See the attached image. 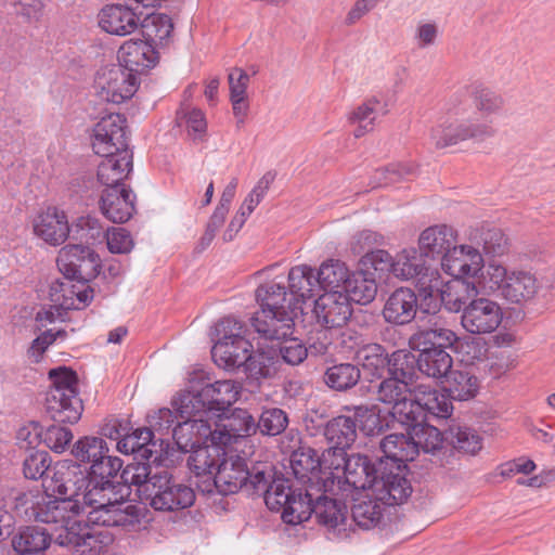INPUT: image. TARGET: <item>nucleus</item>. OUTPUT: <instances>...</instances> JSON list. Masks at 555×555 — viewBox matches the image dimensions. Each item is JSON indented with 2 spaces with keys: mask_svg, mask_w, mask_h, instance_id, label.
Listing matches in <instances>:
<instances>
[{
  "mask_svg": "<svg viewBox=\"0 0 555 555\" xmlns=\"http://www.w3.org/2000/svg\"><path fill=\"white\" fill-rule=\"evenodd\" d=\"M285 500H281V517L284 522L298 525L310 519L314 514L318 522L326 528L331 540H344L349 537L351 522L348 508L341 501L331 499L324 493L309 489L294 488L286 479Z\"/></svg>",
  "mask_w": 555,
  "mask_h": 555,
  "instance_id": "nucleus-1",
  "label": "nucleus"
},
{
  "mask_svg": "<svg viewBox=\"0 0 555 555\" xmlns=\"http://www.w3.org/2000/svg\"><path fill=\"white\" fill-rule=\"evenodd\" d=\"M214 486L222 495L242 490L248 495L263 496L269 509L279 512L285 500L286 479H273L270 466L259 464L248 468L245 459L236 455L223 459L214 475Z\"/></svg>",
  "mask_w": 555,
  "mask_h": 555,
  "instance_id": "nucleus-2",
  "label": "nucleus"
},
{
  "mask_svg": "<svg viewBox=\"0 0 555 555\" xmlns=\"http://www.w3.org/2000/svg\"><path fill=\"white\" fill-rule=\"evenodd\" d=\"M16 512L28 520L55 525V535L74 525L79 526L77 516L83 512L80 503L74 500L56 498L50 493L34 491L17 492L14 496Z\"/></svg>",
  "mask_w": 555,
  "mask_h": 555,
  "instance_id": "nucleus-3",
  "label": "nucleus"
},
{
  "mask_svg": "<svg viewBox=\"0 0 555 555\" xmlns=\"http://www.w3.org/2000/svg\"><path fill=\"white\" fill-rule=\"evenodd\" d=\"M241 386L234 380H217L202 388L192 387L181 395L179 412L184 416H217L220 417L238 399Z\"/></svg>",
  "mask_w": 555,
  "mask_h": 555,
  "instance_id": "nucleus-4",
  "label": "nucleus"
},
{
  "mask_svg": "<svg viewBox=\"0 0 555 555\" xmlns=\"http://www.w3.org/2000/svg\"><path fill=\"white\" fill-rule=\"evenodd\" d=\"M446 111L449 117L439 121L430 131V139L437 149L455 145L465 140L481 142L493 137L495 132L488 121L453 119L464 112L462 95L452 96Z\"/></svg>",
  "mask_w": 555,
  "mask_h": 555,
  "instance_id": "nucleus-5",
  "label": "nucleus"
},
{
  "mask_svg": "<svg viewBox=\"0 0 555 555\" xmlns=\"http://www.w3.org/2000/svg\"><path fill=\"white\" fill-rule=\"evenodd\" d=\"M51 387L46 398V411L57 423H77L83 405L77 390V374L72 369L60 366L49 372Z\"/></svg>",
  "mask_w": 555,
  "mask_h": 555,
  "instance_id": "nucleus-6",
  "label": "nucleus"
},
{
  "mask_svg": "<svg viewBox=\"0 0 555 555\" xmlns=\"http://www.w3.org/2000/svg\"><path fill=\"white\" fill-rule=\"evenodd\" d=\"M109 495L99 493L90 496V491L82 494L81 506L89 507L86 524L103 527H134L140 524L141 513L138 506L126 502L129 491Z\"/></svg>",
  "mask_w": 555,
  "mask_h": 555,
  "instance_id": "nucleus-7",
  "label": "nucleus"
},
{
  "mask_svg": "<svg viewBox=\"0 0 555 555\" xmlns=\"http://www.w3.org/2000/svg\"><path fill=\"white\" fill-rule=\"evenodd\" d=\"M89 282L67 278L57 279L50 284L49 298L50 310L44 311V319L53 322L55 318H62V311L85 309L93 298V289Z\"/></svg>",
  "mask_w": 555,
  "mask_h": 555,
  "instance_id": "nucleus-8",
  "label": "nucleus"
},
{
  "mask_svg": "<svg viewBox=\"0 0 555 555\" xmlns=\"http://www.w3.org/2000/svg\"><path fill=\"white\" fill-rule=\"evenodd\" d=\"M43 493L81 504L82 494L89 490L86 470L72 460L60 461L52 466V474L43 478Z\"/></svg>",
  "mask_w": 555,
  "mask_h": 555,
  "instance_id": "nucleus-9",
  "label": "nucleus"
},
{
  "mask_svg": "<svg viewBox=\"0 0 555 555\" xmlns=\"http://www.w3.org/2000/svg\"><path fill=\"white\" fill-rule=\"evenodd\" d=\"M391 273L401 280H414L420 296L427 300L439 284V272L431 270L415 248L403 249L393 258Z\"/></svg>",
  "mask_w": 555,
  "mask_h": 555,
  "instance_id": "nucleus-10",
  "label": "nucleus"
},
{
  "mask_svg": "<svg viewBox=\"0 0 555 555\" xmlns=\"http://www.w3.org/2000/svg\"><path fill=\"white\" fill-rule=\"evenodd\" d=\"M151 494L146 502L155 511L176 512L189 508L195 501L192 487L180 482L167 472L159 474L158 479L150 487Z\"/></svg>",
  "mask_w": 555,
  "mask_h": 555,
  "instance_id": "nucleus-11",
  "label": "nucleus"
},
{
  "mask_svg": "<svg viewBox=\"0 0 555 555\" xmlns=\"http://www.w3.org/2000/svg\"><path fill=\"white\" fill-rule=\"evenodd\" d=\"M406 465H378L371 492L384 505L404 503L412 493V486L405 477Z\"/></svg>",
  "mask_w": 555,
  "mask_h": 555,
  "instance_id": "nucleus-12",
  "label": "nucleus"
},
{
  "mask_svg": "<svg viewBox=\"0 0 555 555\" xmlns=\"http://www.w3.org/2000/svg\"><path fill=\"white\" fill-rule=\"evenodd\" d=\"M114 541L104 530H95L87 525L68 527L55 537V543L74 550V555H107Z\"/></svg>",
  "mask_w": 555,
  "mask_h": 555,
  "instance_id": "nucleus-13",
  "label": "nucleus"
},
{
  "mask_svg": "<svg viewBox=\"0 0 555 555\" xmlns=\"http://www.w3.org/2000/svg\"><path fill=\"white\" fill-rule=\"evenodd\" d=\"M99 96L106 102L119 104L132 98L138 88L137 76L121 64L101 68L95 77Z\"/></svg>",
  "mask_w": 555,
  "mask_h": 555,
  "instance_id": "nucleus-14",
  "label": "nucleus"
},
{
  "mask_svg": "<svg viewBox=\"0 0 555 555\" xmlns=\"http://www.w3.org/2000/svg\"><path fill=\"white\" fill-rule=\"evenodd\" d=\"M56 263L65 276L87 282L95 279L101 268L98 254L82 244H68L62 247Z\"/></svg>",
  "mask_w": 555,
  "mask_h": 555,
  "instance_id": "nucleus-15",
  "label": "nucleus"
},
{
  "mask_svg": "<svg viewBox=\"0 0 555 555\" xmlns=\"http://www.w3.org/2000/svg\"><path fill=\"white\" fill-rule=\"evenodd\" d=\"M91 144L98 155L129 150L127 118L118 113L101 117L93 127Z\"/></svg>",
  "mask_w": 555,
  "mask_h": 555,
  "instance_id": "nucleus-16",
  "label": "nucleus"
},
{
  "mask_svg": "<svg viewBox=\"0 0 555 555\" xmlns=\"http://www.w3.org/2000/svg\"><path fill=\"white\" fill-rule=\"evenodd\" d=\"M121 467L122 461L117 456L109 455V453H105L103 459L91 464L88 473H86L90 496L99 493L115 495L119 494L120 491H129L120 477Z\"/></svg>",
  "mask_w": 555,
  "mask_h": 555,
  "instance_id": "nucleus-17",
  "label": "nucleus"
},
{
  "mask_svg": "<svg viewBox=\"0 0 555 555\" xmlns=\"http://www.w3.org/2000/svg\"><path fill=\"white\" fill-rule=\"evenodd\" d=\"M503 312L498 302L488 298L473 299L463 308L461 324L470 334H489L501 324Z\"/></svg>",
  "mask_w": 555,
  "mask_h": 555,
  "instance_id": "nucleus-18",
  "label": "nucleus"
},
{
  "mask_svg": "<svg viewBox=\"0 0 555 555\" xmlns=\"http://www.w3.org/2000/svg\"><path fill=\"white\" fill-rule=\"evenodd\" d=\"M450 399L449 393L446 395L429 386L416 384L413 387L412 403H409V418L411 422L428 421V414L438 418H448L453 409Z\"/></svg>",
  "mask_w": 555,
  "mask_h": 555,
  "instance_id": "nucleus-19",
  "label": "nucleus"
},
{
  "mask_svg": "<svg viewBox=\"0 0 555 555\" xmlns=\"http://www.w3.org/2000/svg\"><path fill=\"white\" fill-rule=\"evenodd\" d=\"M179 409V401H175ZM180 421L172 429V439L181 452L188 453L201 444L214 442L215 430L211 429L209 418L206 416H184L177 410Z\"/></svg>",
  "mask_w": 555,
  "mask_h": 555,
  "instance_id": "nucleus-20",
  "label": "nucleus"
},
{
  "mask_svg": "<svg viewBox=\"0 0 555 555\" xmlns=\"http://www.w3.org/2000/svg\"><path fill=\"white\" fill-rule=\"evenodd\" d=\"M313 312L319 326L334 330L347 324L352 308L343 292H327L315 299Z\"/></svg>",
  "mask_w": 555,
  "mask_h": 555,
  "instance_id": "nucleus-21",
  "label": "nucleus"
},
{
  "mask_svg": "<svg viewBox=\"0 0 555 555\" xmlns=\"http://www.w3.org/2000/svg\"><path fill=\"white\" fill-rule=\"evenodd\" d=\"M296 312L288 310L260 309L250 319V324L260 338L270 341L285 339L294 334Z\"/></svg>",
  "mask_w": 555,
  "mask_h": 555,
  "instance_id": "nucleus-22",
  "label": "nucleus"
},
{
  "mask_svg": "<svg viewBox=\"0 0 555 555\" xmlns=\"http://www.w3.org/2000/svg\"><path fill=\"white\" fill-rule=\"evenodd\" d=\"M414 386L391 376L378 385L377 399L392 405L388 413L392 423L411 422V418H409V403H412Z\"/></svg>",
  "mask_w": 555,
  "mask_h": 555,
  "instance_id": "nucleus-23",
  "label": "nucleus"
},
{
  "mask_svg": "<svg viewBox=\"0 0 555 555\" xmlns=\"http://www.w3.org/2000/svg\"><path fill=\"white\" fill-rule=\"evenodd\" d=\"M102 215L114 223L128 221L135 211V194L126 186L104 188L99 201Z\"/></svg>",
  "mask_w": 555,
  "mask_h": 555,
  "instance_id": "nucleus-24",
  "label": "nucleus"
},
{
  "mask_svg": "<svg viewBox=\"0 0 555 555\" xmlns=\"http://www.w3.org/2000/svg\"><path fill=\"white\" fill-rule=\"evenodd\" d=\"M446 273L455 280L463 281L465 278L476 276L483 268L481 253L468 245H454L450 254L441 263Z\"/></svg>",
  "mask_w": 555,
  "mask_h": 555,
  "instance_id": "nucleus-25",
  "label": "nucleus"
},
{
  "mask_svg": "<svg viewBox=\"0 0 555 555\" xmlns=\"http://www.w3.org/2000/svg\"><path fill=\"white\" fill-rule=\"evenodd\" d=\"M34 233L49 245L63 244L70 233L66 214L57 207H48L35 218Z\"/></svg>",
  "mask_w": 555,
  "mask_h": 555,
  "instance_id": "nucleus-26",
  "label": "nucleus"
},
{
  "mask_svg": "<svg viewBox=\"0 0 555 555\" xmlns=\"http://www.w3.org/2000/svg\"><path fill=\"white\" fill-rule=\"evenodd\" d=\"M291 468L298 482L305 489L311 491H321V476L320 455L310 447H299L293 451L289 459Z\"/></svg>",
  "mask_w": 555,
  "mask_h": 555,
  "instance_id": "nucleus-27",
  "label": "nucleus"
},
{
  "mask_svg": "<svg viewBox=\"0 0 555 555\" xmlns=\"http://www.w3.org/2000/svg\"><path fill=\"white\" fill-rule=\"evenodd\" d=\"M103 160L98 166V180L104 188L126 186L133 167V154L131 150H121L109 155H101Z\"/></svg>",
  "mask_w": 555,
  "mask_h": 555,
  "instance_id": "nucleus-28",
  "label": "nucleus"
},
{
  "mask_svg": "<svg viewBox=\"0 0 555 555\" xmlns=\"http://www.w3.org/2000/svg\"><path fill=\"white\" fill-rule=\"evenodd\" d=\"M456 243V235L451 227L446 224L429 227L418 238L420 253L423 257L440 260L442 263Z\"/></svg>",
  "mask_w": 555,
  "mask_h": 555,
  "instance_id": "nucleus-29",
  "label": "nucleus"
},
{
  "mask_svg": "<svg viewBox=\"0 0 555 555\" xmlns=\"http://www.w3.org/2000/svg\"><path fill=\"white\" fill-rule=\"evenodd\" d=\"M215 430L214 442L230 447L238 439L247 438L257 433L253 415L245 409H234L225 423L218 425Z\"/></svg>",
  "mask_w": 555,
  "mask_h": 555,
  "instance_id": "nucleus-30",
  "label": "nucleus"
},
{
  "mask_svg": "<svg viewBox=\"0 0 555 555\" xmlns=\"http://www.w3.org/2000/svg\"><path fill=\"white\" fill-rule=\"evenodd\" d=\"M139 25V15L134 12V9L128 5H105L99 13V26L111 35H130Z\"/></svg>",
  "mask_w": 555,
  "mask_h": 555,
  "instance_id": "nucleus-31",
  "label": "nucleus"
},
{
  "mask_svg": "<svg viewBox=\"0 0 555 555\" xmlns=\"http://www.w3.org/2000/svg\"><path fill=\"white\" fill-rule=\"evenodd\" d=\"M157 59L155 47L145 39H130L124 42L118 50V60L122 67L134 75L145 68L153 67Z\"/></svg>",
  "mask_w": 555,
  "mask_h": 555,
  "instance_id": "nucleus-32",
  "label": "nucleus"
},
{
  "mask_svg": "<svg viewBox=\"0 0 555 555\" xmlns=\"http://www.w3.org/2000/svg\"><path fill=\"white\" fill-rule=\"evenodd\" d=\"M417 312V297L406 287L396 289L385 302L383 317L386 322L404 325L410 323Z\"/></svg>",
  "mask_w": 555,
  "mask_h": 555,
  "instance_id": "nucleus-33",
  "label": "nucleus"
},
{
  "mask_svg": "<svg viewBox=\"0 0 555 555\" xmlns=\"http://www.w3.org/2000/svg\"><path fill=\"white\" fill-rule=\"evenodd\" d=\"M251 344L244 337L218 338L211 349L216 363L225 369L244 367L251 352Z\"/></svg>",
  "mask_w": 555,
  "mask_h": 555,
  "instance_id": "nucleus-34",
  "label": "nucleus"
},
{
  "mask_svg": "<svg viewBox=\"0 0 555 555\" xmlns=\"http://www.w3.org/2000/svg\"><path fill=\"white\" fill-rule=\"evenodd\" d=\"M378 468L371 462L369 456L351 454L348 456L344 473L341 475V490L346 486L354 490L370 491Z\"/></svg>",
  "mask_w": 555,
  "mask_h": 555,
  "instance_id": "nucleus-35",
  "label": "nucleus"
},
{
  "mask_svg": "<svg viewBox=\"0 0 555 555\" xmlns=\"http://www.w3.org/2000/svg\"><path fill=\"white\" fill-rule=\"evenodd\" d=\"M384 457L378 465H406L417 456V449L411 436L406 434H390L380 441Z\"/></svg>",
  "mask_w": 555,
  "mask_h": 555,
  "instance_id": "nucleus-36",
  "label": "nucleus"
},
{
  "mask_svg": "<svg viewBox=\"0 0 555 555\" xmlns=\"http://www.w3.org/2000/svg\"><path fill=\"white\" fill-rule=\"evenodd\" d=\"M459 337L456 334L443 326L442 322L435 320L429 321V325L420 328L414 333L410 339L409 345L411 348H453L457 343Z\"/></svg>",
  "mask_w": 555,
  "mask_h": 555,
  "instance_id": "nucleus-37",
  "label": "nucleus"
},
{
  "mask_svg": "<svg viewBox=\"0 0 555 555\" xmlns=\"http://www.w3.org/2000/svg\"><path fill=\"white\" fill-rule=\"evenodd\" d=\"M417 350V371L426 377L440 380L449 374L453 359L443 348H412Z\"/></svg>",
  "mask_w": 555,
  "mask_h": 555,
  "instance_id": "nucleus-38",
  "label": "nucleus"
},
{
  "mask_svg": "<svg viewBox=\"0 0 555 555\" xmlns=\"http://www.w3.org/2000/svg\"><path fill=\"white\" fill-rule=\"evenodd\" d=\"M288 288L297 305L320 296V285L314 270L307 264L293 267L288 273Z\"/></svg>",
  "mask_w": 555,
  "mask_h": 555,
  "instance_id": "nucleus-39",
  "label": "nucleus"
},
{
  "mask_svg": "<svg viewBox=\"0 0 555 555\" xmlns=\"http://www.w3.org/2000/svg\"><path fill=\"white\" fill-rule=\"evenodd\" d=\"M346 449L332 447L323 451L320 455V468L321 476V490H332V487L336 483L338 488H341V475L344 473L347 460Z\"/></svg>",
  "mask_w": 555,
  "mask_h": 555,
  "instance_id": "nucleus-40",
  "label": "nucleus"
},
{
  "mask_svg": "<svg viewBox=\"0 0 555 555\" xmlns=\"http://www.w3.org/2000/svg\"><path fill=\"white\" fill-rule=\"evenodd\" d=\"M191 454L188 459L190 469L197 476L209 475L214 476L218 465L220 464V456L225 455L224 447L221 443L207 442L189 451Z\"/></svg>",
  "mask_w": 555,
  "mask_h": 555,
  "instance_id": "nucleus-41",
  "label": "nucleus"
},
{
  "mask_svg": "<svg viewBox=\"0 0 555 555\" xmlns=\"http://www.w3.org/2000/svg\"><path fill=\"white\" fill-rule=\"evenodd\" d=\"M52 534L39 526L22 528L12 539L13 548L21 555H43Z\"/></svg>",
  "mask_w": 555,
  "mask_h": 555,
  "instance_id": "nucleus-42",
  "label": "nucleus"
},
{
  "mask_svg": "<svg viewBox=\"0 0 555 555\" xmlns=\"http://www.w3.org/2000/svg\"><path fill=\"white\" fill-rule=\"evenodd\" d=\"M539 289L538 280L527 271H511L509 279L503 286V297L519 304L533 298Z\"/></svg>",
  "mask_w": 555,
  "mask_h": 555,
  "instance_id": "nucleus-43",
  "label": "nucleus"
},
{
  "mask_svg": "<svg viewBox=\"0 0 555 555\" xmlns=\"http://www.w3.org/2000/svg\"><path fill=\"white\" fill-rule=\"evenodd\" d=\"M384 504L369 491L362 498L354 499L351 507V525L356 524L362 529H371L377 526L383 517Z\"/></svg>",
  "mask_w": 555,
  "mask_h": 555,
  "instance_id": "nucleus-44",
  "label": "nucleus"
},
{
  "mask_svg": "<svg viewBox=\"0 0 555 555\" xmlns=\"http://www.w3.org/2000/svg\"><path fill=\"white\" fill-rule=\"evenodd\" d=\"M348 301L366 305L374 300L377 294V283L373 273L364 270L349 275L345 289Z\"/></svg>",
  "mask_w": 555,
  "mask_h": 555,
  "instance_id": "nucleus-45",
  "label": "nucleus"
},
{
  "mask_svg": "<svg viewBox=\"0 0 555 555\" xmlns=\"http://www.w3.org/2000/svg\"><path fill=\"white\" fill-rule=\"evenodd\" d=\"M256 299L260 309L288 310L296 312L299 309L294 297L287 296L285 286L280 283H267L260 285L256 291Z\"/></svg>",
  "mask_w": 555,
  "mask_h": 555,
  "instance_id": "nucleus-46",
  "label": "nucleus"
},
{
  "mask_svg": "<svg viewBox=\"0 0 555 555\" xmlns=\"http://www.w3.org/2000/svg\"><path fill=\"white\" fill-rule=\"evenodd\" d=\"M400 425L415 442L417 453L420 452V449L426 453L435 452L441 447L442 441L446 440L444 433L441 434L438 428L429 425L427 421H412L409 423H401Z\"/></svg>",
  "mask_w": 555,
  "mask_h": 555,
  "instance_id": "nucleus-47",
  "label": "nucleus"
},
{
  "mask_svg": "<svg viewBox=\"0 0 555 555\" xmlns=\"http://www.w3.org/2000/svg\"><path fill=\"white\" fill-rule=\"evenodd\" d=\"M468 291V284L464 281L452 280L447 283H442L439 279L437 291L433 292L430 296H427L429 300H437L439 297L441 305L450 312L463 311L466 306V295Z\"/></svg>",
  "mask_w": 555,
  "mask_h": 555,
  "instance_id": "nucleus-48",
  "label": "nucleus"
},
{
  "mask_svg": "<svg viewBox=\"0 0 555 555\" xmlns=\"http://www.w3.org/2000/svg\"><path fill=\"white\" fill-rule=\"evenodd\" d=\"M324 437L332 447L349 448L357 438L356 421L347 415L330 420L324 428Z\"/></svg>",
  "mask_w": 555,
  "mask_h": 555,
  "instance_id": "nucleus-49",
  "label": "nucleus"
},
{
  "mask_svg": "<svg viewBox=\"0 0 555 555\" xmlns=\"http://www.w3.org/2000/svg\"><path fill=\"white\" fill-rule=\"evenodd\" d=\"M478 387V379L470 372L466 370H450L444 390L451 399L466 401L476 396Z\"/></svg>",
  "mask_w": 555,
  "mask_h": 555,
  "instance_id": "nucleus-50",
  "label": "nucleus"
},
{
  "mask_svg": "<svg viewBox=\"0 0 555 555\" xmlns=\"http://www.w3.org/2000/svg\"><path fill=\"white\" fill-rule=\"evenodd\" d=\"M361 377L358 365L349 362L334 364L326 369L324 383L336 391H346L354 387Z\"/></svg>",
  "mask_w": 555,
  "mask_h": 555,
  "instance_id": "nucleus-51",
  "label": "nucleus"
},
{
  "mask_svg": "<svg viewBox=\"0 0 555 555\" xmlns=\"http://www.w3.org/2000/svg\"><path fill=\"white\" fill-rule=\"evenodd\" d=\"M349 270L339 260L323 262L317 273L320 288L327 292H344L349 279Z\"/></svg>",
  "mask_w": 555,
  "mask_h": 555,
  "instance_id": "nucleus-52",
  "label": "nucleus"
},
{
  "mask_svg": "<svg viewBox=\"0 0 555 555\" xmlns=\"http://www.w3.org/2000/svg\"><path fill=\"white\" fill-rule=\"evenodd\" d=\"M279 357L273 347L270 350L251 351L244 365V372L255 379L270 378L278 372Z\"/></svg>",
  "mask_w": 555,
  "mask_h": 555,
  "instance_id": "nucleus-53",
  "label": "nucleus"
},
{
  "mask_svg": "<svg viewBox=\"0 0 555 555\" xmlns=\"http://www.w3.org/2000/svg\"><path fill=\"white\" fill-rule=\"evenodd\" d=\"M122 483L129 489L130 486L138 487L141 498L146 501L151 494V486L158 479L159 474L151 475V466L146 463L130 464L120 474Z\"/></svg>",
  "mask_w": 555,
  "mask_h": 555,
  "instance_id": "nucleus-54",
  "label": "nucleus"
},
{
  "mask_svg": "<svg viewBox=\"0 0 555 555\" xmlns=\"http://www.w3.org/2000/svg\"><path fill=\"white\" fill-rule=\"evenodd\" d=\"M108 452L109 449L106 441L103 438L93 436L78 439L72 448L75 463H83L89 466L103 459V455Z\"/></svg>",
  "mask_w": 555,
  "mask_h": 555,
  "instance_id": "nucleus-55",
  "label": "nucleus"
},
{
  "mask_svg": "<svg viewBox=\"0 0 555 555\" xmlns=\"http://www.w3.org/2000/svg\"><path fill=\"white\" fill-rule=\"evenodd\" d=\"M387 367L391 377L415 385L417 357L406 349L393 351L388 357Z\"/></svg>",
  "mask_w": 555,
  "mask_h": 555,
  "instance_id": "nucleus-56",
  "label": "nucleus"
},
{
  "mask_svg": "<svg viewBox=\"0 0 555 555\" xmlns=\"http://www.w3.org/2000/svg\"><path fill=\"white\" fill-rule=\"evenodd\" d=\"M444 438L459 451L475 454L481 449V437L472 428L461 425H450L444 431Z\"/></svg>",
  "mask_w": 555,
  "mask_h": 555,
  "instance_id": "nucleus-57",
  "label": "nucleus"
},
{
  "mask_svg": "<svg viewBox=\"0 0 555 555\" xmlns=\"http://www.w3.org/2000/svg\"><path fill=\"white\" fill-rule=\"evenodd\" d=\"M145 40L155 47L163 43L172 31V23L166 14H149L140 24Z\"/></svg>",
  "mask_w": 555,
  "mask_h": 555,
  "instance_id": "nucleus-58",
  "label": "nucleus"
},
{
  "mask_svg": "<svg viewBox=\"0 0 555 555\" xmlns=\"http://www.w3.org/2000/svg\"><path fill=\"white\" fill-rule=\"evenodd\" d=\"M352 417L357 428L366 436L379 435L388 427V423L380 416V411L376 406H354Z\"/></svg>",
  "mask_w": 555,
  "mask_h": 555,
  "instance_id": "nucleus-59",
  "label": "nucleus"
},
{
  "mask_svg": "<svg viewBox=\"0 0 555 555\" xmlns=\"http://www.w3.org/2000/svg\"><path fill=\"white\" fill-rule=\"evenodd\" d=\"M388 357L385 348L378 344L365 345L357 352V359L363 370L369 371L372 376L382 375L387 367Z\"/></svg>",
  "mask_w": 555,
  "mask_h": 555,
  "instance_id": "nucleus-60",
  "label": "nucleus"
},
{
  "mask_svg": "<svg viewBox=\"0 0 555 555\" xmlns=\"http://www.w3.org/2000/svg\"><path fill=\"white\" fill-rule=\"evenodd\" d=\"M382 109L380 102L375 98L370 99L358 106L349 116L352 124H358L354 129V137L361 138L373 130V125Z\"/></svg>",
  "mask_w": 555,
  "mask_h": 555,
  "instance_id": "nucleus-61",
  "label": "nucleus"
},
{
  "mask_svg": "<svg viewBox=\"0 0 555 555\" xmlns=\"http://www.w3.org/2000/svg\"><path fill=\"white\" fill-rule=\"evenodd\" d=\"M179 414L168 408H162L147 415V429L154 431V439L158 436L159 441L172 439L173 425L179 422Z\"/></svg>",
  "mask_w": 555,
  "mask_h": 555,
  "instance_id": "nucleus-62",
  "label": "nucleus"
},
{
  "mask_svg": "<svg viewBox=\"0 0 555 555\" xmlns=\"http://www.w3.org/2000/svg\"><path fill=\"white\" fill-rule=\"evenodd\" d=\"M486 255L495 257L501 256L506 251L507 240L504 233L498 228H485L476 231L473 237Z\"/></svg>",
  "mask_w": 555,
  "mask_h": 555,
  "instance_id": "nucleus-63",
  "label": "nucleus"
},
{
  "mask_svg": "<svg viewBox=\"0 0 555 555\" xmlns=\"http://www.w3.org/2000/svg\"><path fill=\"white\" fill-rule=\"evenodd\" d=\"M287 425L288 416L280 408L263 409L256 423L257 431L259 430L263 436H278L286 429Z\"/></svg>",
  "mask_w": 555,
  "mask_h": 555,
  "instance_id": "nucleus-64",
  "label": "nucleus"
}]
</instances>
